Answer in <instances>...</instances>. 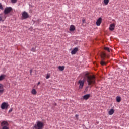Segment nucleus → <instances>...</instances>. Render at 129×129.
I'll return each mask as SVG.
<instances>
[{
	"mask_svg": "<svg viewBox=\"0 0 129 129\" xmlns=\"http://www.w3.org/2000/svg\"><path fill=\"white\" fill-rule=\"evenodd\" d=\"M80 77H83V79H81L78 82L79 89H82V88H83L85 80H87L88 85H93V84H95V76H94V75L89 76L88 73L84 72L80 75Z\"/></svg>",
	"mask_w": 129,
	"mask_h": 129,
	"instance_id": "nucleus-1",
	"label": "nucleus"
},
{
	"mask_svg": "<svg viewBox=\"0 0 129 129\" xmlns=\"http://www.w3.org/2000/svg\"><path fill=\"white\" fill-rule=\"evenodd\" d=\"M45 126V123L41 121H37L33 127V129H43Z\"/></svg>",
	"mask_w": 129,
	"mask_h": 129,
	"instance_id": "nucleus-2",
	"label": "nucleus"
},
{
	"mask_svg": "<svg viewBox=\"0 0 129 129\" xmlns=\"http://www.w3.org/2000/svg\"><path fill=\"white\" fill-rule=\"evenodd\" d=\"M9 123L7 121H3L1 122L2 129H9Z\"/></svg>",
	"mask_w": 129,
	"mask_h": 129,
	"instance_id": "nucleus-3",
	"label": "nucleus"
},
{
	"mask_svg": "<svg viewBox=\"0 0 129 129\" xmlns=\"http://www.w3.org/2000/svg\"><path fill=\"white\" fill-rule=\"evenodd\" d=\"M106 57V54H105V53L104 52H102L101 54V59H102V60L101 61V65H105L106 64V63L104 61H103V60H104V59H105Z\"/></svg>",
	"mask_w": 129,
	"mask_h": 129,
	"instance_id": "nucleus-4",
	"label": "nucleus"
},
{
	"mask_svg": "<svg viewBox=\"0 0 129 129\" xmlns=\"http://www.w3.org/2000/svg\"><path fill=\"white\" fill-rule=\"evenodd\" d=\"M12 11H13V8L12 7H6L4 9V13L5 15H8V14H10V12H12Z\"/></svg>",
	"mask_w": 129,
	"mask_h": 129,
	"instance_id": "nucleus-5",
	"label": "nucleus"
},
{
	"mask_svg": "<svg viewBox=\"0 0 129 129\" xmlns=\"http://www.w3.org/2000/svg\"><path fill=\"white\" fill-rule=\"evenodd\" d=\"M28 18H29V14H28V13L26 11L22 13L21 19L22 20H26V19H28Z\"/></svg>",
	"mask_w": 129,
	"mask_h": 129,
	"instance_id": "nucleus-6",
	"label": "nucleus"
},
{
	"mask_svg": "<svg viewBox=\"0 0 129 129\" xmlns=\"http://www.w3.org/2000/svg\"><path fill=\"white\" fill-rule=\"evenodd\" d=\"M9 103H8V102H4L1 104V108L2 109H7L9 108Z\"/></svg>",
	"mask_w": 129,
	"mask_h": 129,
	"instance_id": "nucleus-7",
	"label": "nucleus"
},
{
	"mask_svg": "<svg viewBox=\"0 0 129 129\" xmlns=\"http://www.w3.org/2000/svg\"><path fill=\"white\" fill-rule=\"evenodd\" d=\"M5 92V89H4V85L0 83V95H2Z\"/></svg>",
	"mask_w": 129,
	"mask_h": 129,
	"instance_id": "nucleus-8",
	"label": "nucleus"
},
{
	"mask_svg": "<svg viewBox=\"0 0 129 129\" xmlns=\"http://www.w3.org/2000/svg\"><path fill=\"white\" fill-rule=\"evenodd\" d=\"M102 22V18L101 17L99 18V19L97 20L96 25L100 26V25H101Z\"/></svg>",
	"mask_w": 129,
	"mask_h": 129,
	"instance_id": "nucleus-9",
	"label": "nucleus"
},
{
	"mask_svg": "<svg viewBox=\"0 0 129 129\" xmlns=\"http://www.w3.org/2000/svg\"><path fill=\"white\" fill-rule=\"evenodd\" d=\"M77 52H78V48L76 47L72 50L71 54L72 55H75Z\"/></svg>",
	"mask_w": 129,
	"mask_h": 129,
	"instance_id": "nucleus-10",
	"label": "nucleus"
},
{
	"mask_svg": "<svg viewBox=\"0 0 129 129\" xmlns=\"http://www.w3.org/2000/svg\"><path fill=\"white\" fill-rule=\"evenodd\" d=\"M115 28V24H114V23H112V24H110L109 29L110 31H113V30H114Z\"/></svg>",
	"mask_w": 129,
	"mask_h": 129,
	"instance_id": "nucleus-11",
	"label": "nucleus"
},
{
	"mask_svg": "<svg viewBox=\"0 0 129 129\" xmlns=\"http://www.w3.org/2000/svg\"><path fill=\"white\" fill-rule=\"evenodd\" d=\"M70 32H74V31H75V26L73 25H71L70 27Z\"/></svg>",
	"mask_w": 129,
	"mask_h": 129,
	"instance_id": "nucleus-12",
	"label": "nucleus"
},
{
	"mask_svg": "<svg viewBox=\"0 0 129 129\" xmlns=\"http://www.w3.org/2000/svg\"><path fill=\"white\" fill-rule=\"evenodd\" d=\"M89 97H90V94H86L83 96V98L85 100H87V99H88L89 98Z\"/></svg>",
	"mask_w": 129,
	"mask_h": 129,
	"instance_id": "nucleus-13",
	"label": "nucleus"
},
{
	"mask_svg": "<svg viewBox=\"0 0 129 129\" xmlns=\"http://www.w3.org/2000/svg\"><path fill=\"white\" fill-rule=\"evenodd\" d=\"M31 94L33 95H36L37 94V91L35 89H33L31 92Z\"/></svg>",
	"mask_w": 129,
	"mask_h": 129,
	"instance_id": "nucleus-14",
	"label": "nucleus"
},
{
	"mask_svg": "<svg viewBox=\"0 0 129 129\" xmlns=\"http://www.w3.org/2000/svg\"><path fill=\"white\" fill-rule=\"evenodd\" d=\"M114 109H111L110 111L108 112L109 115H112L113 113H114Z\"/></svg>",
	"mask_w": 129,
	"mask_h": 129,
	"instance_id": "nucleus-15",
	"label": "nucleus"
},
{
	"mask_svg": "<svg viewBox=\"0 0 129 129\" xmlns=\"http://www.w3.org/2000/svg\"><path fill=\"white\" fill-rule=\"evenodd\" d=\"M58 69H59V70H60V71H63V70L65 69V66H58Z\"/></svg>",
	"mask_w": 129,
	"mask_h": 129,
	"instance_id": "nucleus-16",
	"label": "nucleus"
},
{
	"mask_svg": "<svg viewBox=\"0 0 129 129\" xmlns=\"http://www.w3.org/2000/svg\"><path fill=\"white\" fill-rule=\"evenodd\" d=\"M5 78H6L5 75V74L1 75L0 76V81L4 80V79H5Z\"/></svg>",
	"mask_w": 129,
	"mask_h": 129,
	"instance_id": "nucleus-17",
	"label": "nucleus"
},
{
	"mask_svg": "<svg viewBox=\"0 0 129 129\" xmlns=\"http://www.w3.org/2000/svg\"><path fill=\"white\" fill-rule=\"evenodd\" d=\"M109 3V0H104L103 1V5L105 6H107Z\"/></svg>",
	"mask_w": 129,
	"mask_h": 129,
	"instance_id": "nucleus-18",
	"label": "nucleus"
},
{
	"mask_svg": "<svg viewBox=\"0 0 129 129\" xmlns=\"http://www.w3.org/2000/svg\"><path fill=\"white\" fill-rule=\"evenodd\" d=\"M117 102H120L121 101V97L119 96H117L116 98Z\"/></svg>",
	"mask_w": 129,
	"mask_h": 129,
	"instance_id": "nucleus-19",
	"label": "nucleus"
},
{
	"mask_svg": "<svg viewBox=\"0 0 129 129\" xmlns=\"http://www.w3.org/2000/svg\"><path fill=\"white\" fill-rule=\"evenodd\" d=\"M104 50L107 51V52H110V49H109L108 47H104Z\"/></svg>",
	"mask_w": 129,
	"mask_h": 129,
	"instance_id": "nucleus-20",
	"label": "nucleus"
},
{
	"mask_svg": "<svg viewBox=\"0 0 129 129\" xmlns=\"http://www.w3.org/2000/svg\"><path fill=\"white\" fill-rule=\"evenodd\" d=\"M18 0H11V2L12 4H16Z\"/></svg>",
	"mask_w": 129,
	"mask_h": 129,
	"instance_id": "nucleus-21",
	"label": "nucleus"
},
{
	"mask_svg": "<svg viewBox=\"0 0 129 129\" xmlns=\"http://www.w3.org/2000/svg\"><path fill=\"white\" fill-rule=\"evenodd\" d=\"M51 76L50 75V74H47L46 75V79H49V78Z\"/></svg>",
	"mask_w": 129,
	"mask_h": 129,
	"instance_id": "nucleus-22",
	"label": "nucleus"
},
{
	"mask_svg": "<svg viewBox=\"0 0 129 129\" xmlns=\"http://www.w3.org/2000/svg\"><path fill=\"white\" fill-rule=\"evenodd\" d=\"M31 51L32 52H36V48H34V47L32 48H31Z\"/></svg>",
	"mask_w": 129,
	"mask_h": 129,
	"instance_id": "nucleus-23",
	"label": "nucleus"
},
{
	"mask_svg": "<svg viewBox=\"0 0 129 129\" xmlns=\"http://www.w3.org/2000/svg\"><path fill=\"white\" fill-rule=\"evenodd\" d=\"M5 19H6V17H5L4 20H3V16H0V21H4Z\"/></svg>",
	"mask_w": 129,
	"mask_h": 129,
	"instance_id": "nucleus-24",
	"label": "nucleus"
},
{
	"mask_svg": "<svg viewBox=\"0 0 129 129\" xmlns=\"http://www.w3.org/2000/svg\"><path fill=\"white\" fill-rule=\"evenodd\" d=\"M12 111H13V108H11V109H10L8 112H9V113H11V112H12Z\"/></svg>",
	"mask_w": 129,
	"mask_h": 129,
	"instance_id": "nucleus-25",
	"label": "nucleus"
},
{
	"mask_svg": "<svg viewBox=\"0 0 129 129\" xmlns=\"http://www.w3.org/2000/svg\"><path fill=\"white\" fill-rule=\"evenodd\" d=\"M0 10H4V8H3V6L1 3H0Z\"/></svg>",
	"mask_w": 129,
	"mask_h": 129,
	"instance_id": "nucleus-26",
	"label": "nucleus"
},
{
	"mask_svg": "<svg viewBox=\"0 0 129 129\" xmlns=\"http://www.w3.org/2000/svg\"><path fill=\"white\" fill-rule=\"evenodd\" d=\"M83 24H84L85 23V19H82Z\"/></svg>",
	"mask_w": 129,
	"mask_h": 129,
	"instance_id": "nucleus-27",
	"label": "nucleus"
},
{
	"mask_svg": "<svg viewBox=\"0 0 129 129\" xmlns=\"http://www.w3.org/2000/svg\"><path fill=\"white\" fill-rule=\"evenodd\" d=\"M78 114H76V115H75V117L76 118V119H78Z\"/></svg>",
	"mask_w": 129,
	"mask_h": 129,
	"instance_id": "nucleus-28",
	"label": "nucleus"
},
{
	"mask_svg": "<svg viewBox=\"0 0 129 129\" xmlns=\"http://www.w3.org/2000/svg\"><path fill=\"white\" fill-rule=\"evenodd\" d=\"M32 72H33V70H30V75H32Z\"/></svg>",
	"mask_w": 129,
	"mask_h": 129,
	"instance_id": "nucleus-29",
	"label": "nucleus"
},
{
	"mask_svg": "<svg viewBox=\"0 0 129 129\" xmlns=\"http://www.w3.org/2000/svg\"><path fill=\"white\" fill-rule=\"evenodd\" d=\"M40 84H41V82H38V83H37V86H39Z\"/></svg>",
	"mask_w": 129,
	"mask_h": 129,
	"instance_id": "nucleus-30",
	"label": "nucleus"
},
{
	"mask_svg": "<svg viewBox=\"0 0 129 129\" xmlns=\"http://www.w3.org/2000/svg\"><path fill=\"white\" fill-rule=\"evenodd\" d=\"M109 55H107V58H109Z\"/></svg>",
	"mask_w": 129,
	"mask_h": 129,
	"instance_id": "nucleus-31",
	"label": "nucleus"
}]
</instances>
